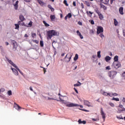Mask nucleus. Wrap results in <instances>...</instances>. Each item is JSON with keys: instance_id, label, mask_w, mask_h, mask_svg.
<instances>
[{"instance_id": "a878e982", "label": "nucleus", "mask_w": 125, "mask_h": 125, "mask_svg": "<svg viewBox=\"0 0 125 125\" xmlns=\"http://www.w3.org/2000/svg\"><path fill=\"white\" fill-rule=\"evenodd\" d=\"M43 24H44L45 27H49V24L48 23H47V22L44 21H43Z\"/></svg>"}, {"instance_id": "0e129e2a", "label": "nucleus", "mask_w": 125, "mask_h": 125, "mask_svg": "<svg viewBox=\"0 0 125 125\" xmlns=\"http://www.w3.org/2000/svg\"><path fill=\"white\" fill-rule=\"evenodd\" d=\"M123 36L125 37V30H123Z\"/></svg>"}, {"instance_id": "a211bd4d", "label": "nucleus", "mask_w": 125, "mask_h": 125, "mask_svg": "<svg viewBox=\"0 0 125 125\" xmlns=\"http://www.w3.org/2000/svg\"><path fill=\"white\" fill-rule=\"evenodd\" d=\"M100 8H103L104 10H107V7L103 4L102 3H100Z\"/></svg>"}, {"instance_id": "c85d7f7f", "label": "nucleus", "mask_w": 125, "mask_h": 125, "mask_svg": "<svg viewBox=\"0 0 125 125\" xmlns=\"http://www.w3.org/2000/svg\"><path fill=\"white\" fill-rule=\"evenodd\" d=\"M31 37L34 39L37 37V34L35 33H31Z\"/></svg>"}, {"instance_id": "1a4fd4ad", "label": "nucleus", "mask_w": 125, "mask_h": 125, "mask_svg": "<svg viewBox=\"0 0 125 125\" xmlns=\"http://www.w3.org/2000/svg\"><path fill=\"white\" fill-rule=\"evenodd\" d=\"M118 108V111L120 112H124L125 111V108H124V106L122 104H120Z\"/></svg>"}, {"instance_id": "6e6552de", "label": "nucleus", "mask_w": 125, "mask_h": 125, "mask_svg": "<svg viewBox=\"0 0 125 125\" xmlns=\"http://www.w3.org/2000/svg\"><path fill=\"white\" fill-rule=\"evenodd\" d=\"M14 108L17 110L18 111H19V110L21 109L22 108L19 105L17 104L16 103H14Z\"/></svg>"}, {"instance_id": "423d86ee", "label": "nucleus", "mask_w": 125, "mask_h": 125, "mask_svg": "<svg viewBox=\"0 0 125 125\" xmlns=\"http://www.w3.org/2000/svg\"><path fill=\"white\" fill-rule=\"evenodd\" d=\"M112 66H113L115 69H118L121 67V63L119 62H114L113 63H112Z\"/></svg>"}, {"instance_id": "f704fd0d", "label": "nucleus", "mask_w": 125, "mask_h": 125, "mask_svg": "<svg viewBox=\"0 0 125 125\" xmlns=\"http://www.w3.org/2000/svg\"><path fill=\"white\" fill-rule=\"evenodd\" d=\"M85 5H86L87 6L89 7L90 6V3H89V2L85 1Z\"/></svg>"}, {"instance_id": "4be33fe9", "label": "nucleus", "mask_w": 125, "mask_h": 125, "mask_svg": "<svg viewBox=\"0 0 125 125\" xmlns=\"http://www.w3.org/2000/svg\"><path fill=\"white\" fill-rule=\"evenodd\" d=\"M114 62H118V56H115V57H114Z\"/></svg>"}, {"instance_id": "052dcab7", "label": "nucleus", "mask_w": 125, "mask_h": 125, "mask_svg": "<svg viewBox=\"0 0 125 125\" xmlns=\"http://www.w3.org/2000/svg\"><path fill=\"white\" fill-rule=\"evenodd\" d=\"M73 6H76V3L75 1H73Z\"/></svg>"}, {"instance_id": "a18cd8bd", "label": "nucleus", "mask_w": 125, "mask_h": 125, "mask_svg": "<svg viewBox=\"0 0 125 125\" xmlns=\"http://www.w3.org/2000/svg\"><path fill=\"white\" fill-rule=\"evenodd\" d=\"M17 70L19 71V72H20V73H21V74L22 76L23 75V72H22V71H21L20 69H19V68H17Z\"/></svg>"}, {"instance_id": "8fccbe9b", "label": "nucleus", "mask_w": 125, "mask_h": 125, "mask_svg": "<svg viewBox=\"0 0 125 125\" xmlns=\"http://www.w3.org/2000/svg\"><path fill=\"white\" fill-rule=\"evenodd\" d=\"M89 22L91 23L92 25H94V21L93 20L89 21Z\"/></svg>"}, {"instance_id": "864d4df0", "label": "nucleus", "mask_w": 125, "mask_h": 125, "mask_svg": "<svg viewBox=\"0 0 125 125\" xmlns=\"http://www.w3.org/2000/svg\"><path fill=\"white\" fill-rule=\"evenodd\" d=\"M91 120H92L93 122L97 121L98 120L99 121V119H94V118H92V119H91Z\"/></svg>"}, {"instance_id": "69168bd1", "label": "nucleus", "mask_w": 125, "mask_h": 125, "mask_svg": "<svg viewBox=\"0 0 125 125\" xmlns=\"http://www.w3.org/2000/svg\"><path fill=\"white\" fill-rule=\"evenodd\" d=\"M48 100H54V99L52 98H48Z\"/></svg>"}, {"instance_id": "338daca9", "label": "nucleus", "mask_w": 125, "mask_h": 125, "mask_svg": "<svg viewBox=\"0 0 125 125\" xmlns=\"http://www.w3.org/2000/svg\"><path fill=\"white\" fill-rule=\"evenodd\" d=\"M122 101H123V103H125V98H123Z\"/></svg>"}, {"instance_id": "6e6d98bb", "label": "nucleus", "mask_w": 125, "mask_h": 125, "mask_svg": "<svg viewBox=\"0 0 125 125\" xmlns=\"http://www.w3.org/2000/svg\"><path fill=\"white\" fill-rule=\"evenodd\" d=\"M112 95H113V96H118V94H117L116 93H112Z\"/></svg>"}, {"instance_id": "9d476101", "label": "nucleus", "mask_w": 125, "mask_h": 125, "mask_svg": "<svg viewBox=\"0 0 125 125\" xmlns=\"http://www.w3.org/2000/svg\"><path fill=\"white\" fill-rule=\"evenodd\" d=\"M84 105L87 106L88 107H91V103L88 101H83Z\"/></svg>"}, {"instance_id": "774afa93", "label": "nucleus", "mask_w": 125, "mask_h": 125, "mask_svg": "<svg viewBox=\"0 0 125 125\" xmlns=\"http://www.w3.org/2000/svg\"><path fill=\"white\" fill-rule=\"evenodd\" d=\"M123 77H125V71L122 74Z\"/></svg>"}, {"instance_id": "3c124183", "label": "nucleus", "mask_w": 125, "mask_h": 125, "mask_svg": "<svg viewBox=\"0 0 125 125\" xmlns=\"http://www.w3.org/2000/svg\"><path fill=\"white\" fill-rule=\"evenodd\" d=\"M33 24V22L32 21H30L29 23H28V26H32Z\"/></svg>"}, {"instance_id": "412c9836", "label": "nucleus", "mask_w": 125, "mask_h": 125, "mask_svg": "<svg viewBox=\"0 0 125 125\" xmlns=\"http://www.w3.org/2000/svg\"><path fill=\"white\" fill-rule=\"evenodd\" d=\"M114 25H115V26H118V21L116 19H114Z\"/></svg>"}, {"instance_id": "4c0bfd02", "label": "nucleus", "mask_w": 125, "mask_h": 125, "mask_svg": "<svg viewBox=\"0 0 125 125\" xmlns=\"http://www.w3.org/2000/svg\"><path fill=\"white\" fill-rule=\"evenodd\" d=\"M63 3H64L66 6H68V4L67 3L66 0H64V1H63Z\"/></svg>"}, {"instance_id": "49530a36", "label": "nucleus", "mask_w": 125, "mask_h": 125, "mask_svg": "<svg viewBox=\"0 0 125 125\" xmlns=\"http://www.w3.org/2000/svg\"><path fill=\"white\" fill-rule=\"evenodd\" d=\"M108 96H109V97H113V93H109V94H108Z\"/></svg>"}, {"instance_id": "bb28decb", "label": "nucleus", "mask_w": 125, "mask_h": 125, "mask_svg": "<svg viewBox=\"0 0 125 125\" xmlns=\"http://www.w3.org/2000/svg\"><path fill=\"white\" fill-rule=\"evenodd\" d=\"M78 83H79L74 84V86L75 87L80 86L82 85V83L79 82H78Z\"/></svg>"}, {"instance_id": "7ed1b4c3", "label": "nucleus", "mask_w": 125, "mask_h": 125, "mask_svg": "<svg viewBox=\"0 0 125 125\" xmlns=\"http://www.w3.org/2000/svg\"><path fill=\"white\" fill-rule=\"evenodd\" d=\"M116 75L117 71H110L108 72V76L111 79H113Z\"/></svg>"}, {"instance_id": "09e8293b", "label": "nucleus", "mask_w": 125, "mask_h": 125, "mask_svg": "<svg viewBox=\"0 0 125 125\" xmlns=\"http://www.w3.org/2000/svg\"><path fill=\"white\" fill-rule=\"evenodd\" d=\"M4 91H5L4 88H2L0 89V92H3Z\"/></svg>"}, {"instance_id": "13d9d810", "label": "nucleus", "mask_w": 125, "mask_h": 125, "mask_svg": "<svg viewBox=\"0 0 125 125\" xmlns=\"http://www.w3.org/2000/svg\"><path fill=\"white\" fill-rule=\"evenodd\" d=\"M74 89L75 91H76V94H79V92H78V90L76 89V88L74 87Z\"/></svg>"}, {"instance_id": "20e7f679", "label": "nucleus", "mask_w": 125, "mask_h": 125, "mask_svg": "<svg viewBox=\"0 0 125 125\" xmlns=\"http://www.w3.org/2000/svg\"><path fill=\"white\" fill-rule=\"evenodd\" d=\"M66 106L68 107L80 106L81 108H83V105H79L77 104H74L73 103H71L70 104H66Z\"/></svg>"}, {"instance_id": "393cba45", "label": "nucleus", "mask_w": 125, "mask_h": 125, "mask_svg": "<svg viewBox=\"0 0 125 125\" xmlns=\"http://www.w3.org/2000/svg\"><path fill=\"white\" fill-rule=\"evenodd\" d=\"M110 59H111V58L109 56H106V57H105V61H106V62L110 61Z\"/></svg>"}, {"instance_id": "c756f323", "label": "nucleus", "mask_w": 125, "mask_h": 125, "mask_svg": "<svg viewBox=\"0 0 125 125\" xmlns=\"http://www.w3.org/2000/svg\"><path fill=\"white\" fill-rule=\"evenodd\" d=\"M112 100L118 102L120 101V99L118 98H112Z\"/></svg>"}, {"instance_id": "9b49d317", "label": "nucleus", "mask_w": 125, "mask_h": 125, "mask_svg": "<svg viewBox=\"0 0 125 125\" xmlns=\"http://www.w3.org/2000/svg\"><path fill=\"white\" fill-rule=\"evenodd\" d=\"M110 0H100L101 2L104 4H108Z\"/></svg>"}, {"instance_id": "680f3d73", "label": "nucleus", "mask_w": 125, "mask_h": 125, "mask_svg": "<svg viewBox=\"0 0 125 125\" xmlns=\"http://www.w3.org/2000/svg\"><path fill=\"white\" fill-rule=\"evenodd\" d=\"M115 0H110V4H113V1H114Z\"/></svg>"}, {"instance_id": "a19ab883", "label": "nucleus", "mask_w": 125, "mask_h": 125, "mask_svg": "<svg viewBox=\"0 0 125 125\" xmlns=\"http://www.w3.org/2000/svg\"><path fill=\"white\" fill-rule=\"evenodd\" d=\"M95 12L97 13V14H100L101 13H100V11L98 10V9H95Z\"/></svg>"}, {"instance_id": "bf43d9fd", "label": "nucleus", "mask_w": 125, "mask_h": 125, "mask_svg": "<svg viewBox=\"0 0 125 125\" xmlns=\"http://www.w3.org/2000/svg\"><path fill=\"white\" fill-rule=\"evenodd\" d=\"M78 24H79V25H80L81 26H82V22L81 21L78 22Z\"/></svg>"}, {"instance_id": "e433bc0d", "label": "nucleus", "mask_w": 125, "mask_h": 125, "mask_svg": "<svg viewBox=\"0 0 125 125\" xmlns=\"http://www.w3.org/2000/svg\"><path fill=\"white\" fill-rule=\"evenodd\" d=\"M108 94H109V93H106L105 92H103V95L105 96H108Z\"/></svg>"}, {"instance_id": "b1692460", "label": "nucleus", "mask_w": 125, "mask_h": 125, "mask_svg": "<svg viewBox=\"0 0 125 125\" xmlns=\"http://www.w3.org/2000/svg\"><path fill=\"white\" fill-rule=\"evenodd\" d=\"M98 15L99 17L100 18V19L101 20H103V19L104 18V17H103V14H98Z\"/></svg>"}, {"instance_id": "f257e3e1", "label": "nucleus", "mask_w": 125, "mask_h": 125, "mask_svg": "<svg viewBox=\"0 0 125 125\" xmlns=\"http://www.w3.org/2000/svg\"><path fill=\"white\" fill-rule=\"evenodd\" d=\"M46 36H47L46 39L47 40H51L52 37L53 36H59V33L55 30H51L47 31Z\"/></svg>"}, {"instance_id": "473e14b6", "label": "nucleus", "mask_w": 125, "mask_h": 125, "mask_svg": "<svg viewBox=\"0 0 125 125\" xmlns=\"http://www.w3.org/2000/svg\"><path fill=\"white\" fill-rule=\"evenodd\" d=\"M89 34H90V35H94V30L93 29L90 30Z\"/></svg>"}, {"instance_id": "c03bdc74", "label": "nucleus", "mask_w": 125, "mask_h": 125, "mask_svg": "<svg viewBox=\"0 0 125 125\" xmlns=\"http://www.w3.org/2000/svg\"><path fill=\"white\" fill-rule=\"evenodd\" d=\"M12 65H13V67L16 68V69L18 70V69H19V67H18L15 63L12 64Z\"/></svg>"}, {"instance_id": "2eb2a0df", "label": "nucleus", "mask_w": 125, "mask_h": 125, "mask_svg": "<svg viewBox=\"0 0 125 125\" xmlns=\"http://www.w3.org/2000/svg\"><path fill=\"white\" fill-rule=\"evenodd\" d=\"M19 1L18 0L16 1V3L14 4L15 7V9L17 10L18 7H19Z\"/></svg>"}, {"instance_id": "c9c22d12", "label": "nucleus", "mask_w": 125, "mask_h": 125, "mask_svg": "<svg viewBox=\"0 0 125 125\" xmlns=\"http://www.w3.org/2000/svg\"><path fill=\"white\" fill-rule=\"evenodd\" d=\"M66 17H68L69 19H71V18L72 17V15L71 13H68L67 14V16H66Z\"/></svg>"}, {"instance_id": "de8ad7c7", "label": "nucleus", "mask_w": 125, "mask_h": 125, "mask_svg": "<svg viewBox=\"0 0 125 125\" xmlns=\"http://www.w3.org/2000/svg\"><path fill=\"white\" fill-rule=\"evenodd\" d=\"M33 42H34V43H36V44L39 43V41L38 40H33Z\"/></svg>"}, {"instance_id": "0eeeda50", "label": "nucleus", "mask_w": 125, "mask_h": 125, "mask_svg": "<svg viewBox=\"0 0 125 125\" xmlns=\"http://www.w3.org/2000/svg\"><path fill=\"white\" fill-rule=\"evenodd\" d=\"M101 115L103 117V119L104 120V122L105 121V114L103 111V108H101Z\"/></svg>"}, {"instance_id": "39448f33", "label": "nucleus", "mask_w": 125, "mask_h": 125, "mask_svg": "<svg viewBox=\"0 0 125 125\" xmlns=\"http://www.w3.org/2000/svg\"><path fill=\"white\" fill-rule=\"evenodd\" d=\"M71 58H72V55L71 54H67L66 55L65 57H64V61L66 62H69L71 61Z\"/></svg>"}, {"instance_id": "2f4dec72", "label": "nucleus", "mask_w": 125, "mask_h": 125, "mask_svg": "<svg viewBox=\"0 0 125 125\" xmlns=\"http://www.w3.org/2000/svg\"><path fill=\"white\" fill-rule=\"evenodd\" d=\"M116 118H117V119H118L119 120H124V118L122 116H117Z\"/></svg>"}, {"instance_id": "aec40b11", "label": "nucleus", "mask_w": 125, "mask_h": 125, "mask_svg": "<svg viewBox=\"0 0 125 125\" xmlns=\"http://www.w3.org/2000/svg\"><path fill=\"white\" fill-rule=\"evenodd\" d=\"M76 33H77L78 36L80 37L81 39H83V37L82 36V34H81L80 32H79V30L77 31Z\"/></svg>"}, {"instance_id": "e2e57ef3", "label": "nucleus", "mask_w": 125, "mask_h": 125, "mask_svg": "<svg viewBox=\"0 0 125 125\" xmlns=\"http://www.w3.org/2000/svg\"><path fill=\"white\" fill-rule=\"evenodd\" d=\"M87 14L89 15V14H91V15H92V13L90 11L89 12H86Z\"/></svg>"}, {"instance_id": "58836bf2", "label": "nucleus", "mask_w": 125, "mask_h": 125, "mask_svg": "<svg viewBox=\"0 0 125 125\" xmlns=\"http://www.w3.org/2000/svg\"><path fill=\"white\" fill-rule=\"evenodd\" d=\"M40 46L41 47H43L44 46V43H43L42 41H40Z\"/></svg>"}, {"instance_id": "ddd939ff", "label": "nucleus", "mask_w": 125, "mask_h": 125, "mask_svg": "<svg viewBox=\"0 0 125 125\" xmlns=\"http://www.w3.org/2000/svg\"><path fill=\"white\" fill-rule=\"evenodd\" d=\"M12 71H13V73L15 74L16 76H18L19 75V72H18V71L16 70V69L14 68H12Z\"/></svg>"}, {"instance_id": "ea45409f", "label": "nucleus", "mask_w": 125, "mask_h": 125, "mask_svg": "<svg viewBox=\"0 0 125 125\" xmlns=\"http://www.w3.org/2000/svg\"><path fill=\"white\" fill-rule=\"evenodd\" d=\"M7 94L9 96H11L12 95V91H7Z\"/></svg>"}, {"instance_id": "7c9ffc66", "label": "nucleus", "mask_w": 125, "mask_h": 125, "mask_svg": "<svg viewBox=\"0 0 125 125\" xmlns=\"http://www.w3.org/2000/svg\"><path fill=\"white\" fill-rule=\"evenodd\" d=\"M101 53V52L100 51L97 52V57H98V58H101V55H100Z\"/></svg>"}, {"instance_id": "72a5a7b5", "label": "nucleus", "mask_w": 125, "mask_h": 125, "mask_svg": "<svg viewBox=\"0 0 125 125\" xmlns=\"http://www.w3.org/2000/svg\"><path fill=\"white\" fill-rule=\"evenodd\" d=\"M58 101H60V102H62V103L64 104H66V103L65 102H64V100L62 99H61V98H60V100H57Z\"/></svg>"}, {"instance_id": "dca6fc26", "label": "nucleus", "mask_w": 125, "mask_h": 125, "mask_svg": "<svg viewBox=\"0 0 125 125\" xmlns=\"http://www.w3.org/2000/svg\"><path fill=\"white\" fill-rule=\"evenodd\" d=\"M19 19L21 21V22H23V21H24L25 18H24V17H23V15H21L19 16Z\"/></svg>"}, {"instance_id": "37998d69", "label": "nucleus", "mask_w": 125, "mask_h": 125, "mask_svg": "<svg viewBox=\"0 0 125 125\" xmlns=\"http://www.w3.org/2000/svg\"><path fill=\"white\" fill-rule=\"evenodd\" d=\"M7 62L10 63V64H14L13 62L11 60H10L9 59H7Z\"/></svg>"}, {"instance_id": "4d7b16f0", "label": "nucleus", "mask_w": 125, "mask_h": 125, "mask_svg": "<svg viewBox=\"0 0 125 125\" xmlns=\"http://www.w3.org/2000/svg\"><path fill=\"white\" fill-rule=\"evenodd\" d=\"M47 6H48V8H49V9H51V8H52V6L50 4H48Z\"/></svg>"}, {"instance_id": "f3484780", "label": "nucleus", "mask_w": 125, "mask_h": 125, "mask_svg": "<svg viewBox=\"0 0 125 125\" xmlns=\"http://www.w3.org/2000/svg\"><path fill=\"white\" fill-rule=\"evenodd\" d=\"M21 21H20L18 22V24H15V26H16V27L15 28V29H19V25L21 24Z\"/></svg>"}, {"instance_id": "5701e85b", "label": "nucleus", "mask_w": 125, "mask_h": 125, "mask_svg": "<svg viewBox=\"0 0 125 125\" xmlns=\"http://www.w3.org/2000/svg\"><path fill=\"white\" fill-rule=\"evenodd\" d=\"M50 19H51V21H54V20L55 19V16L51 15H50Z\"/></svg>"}, {"instance_id": "6ab92c4d", "label": "nucleus", "mask_w": 125, "mask_h": 125, "mask_svg": "<svg viewBox=\"0 0 125 125\" xmlns=\"http://www.w3.org/2000/svg\"><path fill=\"white\" fill-rule=\"evenodd\" d=\"M78 122H79V124H83V125H85V124H86V121H82V120H81V119H79V121H78Z\"/></svg>"}, {"instance_id": "f8f14e48", "label": "nucleus", "mask_w": 125, "mask_h": 125, "mask_svg": "<svg viewBox=\"0 0 125 125\" xmlns=\"http://www.w3.org/2000/svg\"><path fill=\"white\" fill-rule=\"evenodd\" d=\"M119 13L120 15H124V8L123 7H121L119 8Z\"/></svg>"}, {"instance_id": "79ce46f5", "label": "nucleus", "mask_w": 125, "mask_h": 125, "mask_svg": "<svg viewBox=\"0 0 125 125\" xmlns=\"http://www.w3.org/2000/svg\"><path fill=\"white\" fill-rule=\"evenodd\" d=\"M109 105H110L111 107H114L115 105L113 103H109Z\"/></svg>"}, {"instance_id": "5fc2aeb1", "label": "nucleus", "mask_w": 125, "mask_h": 125, "mask_svg": "<svg viewBox=\"0 0 125 125\" xmlns=\"http://www.w3.org/2000/svg\"><path fill=\"white\" fill-rule=\"evenodd\" d=\"M106 69L110 70L111 69V68L109 66H108L106 67Z\"/></svg>"}, {"instance_id": "cd10ccee", "label": "nucleus", "mask_w": 125, "mask_h": 125, "mask_svg": "<svg viewBox=\"0 0 125 125\" xmlns=\"http://www.w3.org/2000/svg\"><path fill=\"white\" fill-rule=\"evenodd\" d=\"M78 59H79V55H78V54H76L74 58V60L75 61H76Z\"/></svg>"}, {"instance_id": "603ef678", "label": "nucleus", "mask_w": 125, "mask_h": 125, "mask_svg": "<svg viewBox=\"0 0 125 125\" xmlns=\"http://www.w3.org/2000/svg\"><path fill=\"white\" fill-rule=\"evenodd\" d=\"M81 8H82V9H84V6H83V3H81Z\"/></svg>"}, {"instance_id": "f03ea898", "label": "nucleus", "mask_w": 125, "mask_h": 125, "mask_svg": "<svg viewBox=\"0 0 125 125\" xmlns=\"http://www.w3.org/2000/svg\"><path fill=\"white\" fill-rule=\"evenodd\" d=\"M104 31V29L102 26H98L97 29V35H100V37L102 39H103L104 38V35H103V33Z\"/></svg>"}, {"instance_id": "4468645a", "label": "nucleus", "mask_w": 125, "mask_h": 125, "mask_svg": "<svg viewBox=\"0 0 125 125\" xmlns=\"http://www.w3.org/2000/svg\"><path fill=\"white\" fill-rule=\"evenodd\" d=\"M37 1L39 3V4L41 6L44 5L45 4V3L42 1V0H37Z\"/></svg>"}]
</instances>
